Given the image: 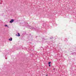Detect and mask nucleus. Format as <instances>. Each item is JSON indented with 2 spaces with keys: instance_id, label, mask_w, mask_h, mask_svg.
<instances>
[{
  "instance_id": "9b49d317",
  "label": "nucleus",
  "mask_w": 76,
  "mask_h": 76,
  "mask_svg": "<svg viewBox=\"0 0 76 76\" xmlns=\"http://www.w3.org/2000/svg\"><path fill=\"white\" fill-rule=\"evenodd\" d=\"M42 39V41H44V40H46V39H45V38H43Z\"/></svg>"
},
{
  "instance_id": "39448f33",
  "label": "nucleus",
  "mask_w": 76,
  "mask_h": 76,
  "mask_svg": "<svg viewBox=\"0 0 76 76\" xmlns=\"http://www.w3.org/2000/svg\"><path fill=\"white\" fill-rule=\"evenodd\" d=\"M76 52H74L73 53H72L71 54L72 55H76Z\"/></svg>"
},
{
  "instance_id": "f3484780",
  "label": "nucleus",
  "mask_w": 76,
  "mask_h": 76,
  "mask_svg": "<svg viewBox=\"0 0 76 76\" xmlns=\"http://www.w3.org/2000/svg\"><path fill=\"white\" fill-rule=\"evenodd\" d=\"M29 35H31V34H29Z\"/></svg>"
},
{
  "instance_id": "dca6fc26",
  "label": "nucleus",
  "mask_w": 76,
  "mask_h": 76,
  "mask_svg": "<svg viewBox=\"0 0 76 76\" xmlns=\"http://www.w3.org/2000/svg\"><path fill=\"white\" fill-rule=\"evenodd\" d=\"M48 47V46H47L46 47V48H47V47Z\"/></svg>"
},
{
  "instance_id": "f8f14e48",
  "label": "nucleus",
  "mask_w": 76,
  "mask_h": 76,
  "mask_svg": "<svg viewBox=\"0 0 76 76\" xmlns=\"http://www.w3.org/2000/svg\"><path fill=\"white\" fill-rule=\"evenodd\" d=\"M53 37H50V39H53Z\"/></svg>"
},
{
  "instance_id": "423d86ee",
  "label": "nucleus",
  "mask_w": 76,
  "mask_h": 76,
  "mask_svg": "<svg viewBox=\"0 0 76 76\" xmlns=\"http://www.w3.org/2000/svg\"><path fill=\"white\" fill-rule=\"evenodd\" d=\"M9 40L10 41H12V37H10V39H9Z\"/></svg>"
},
{
  "instance_id": "f03ea898",
  "label": "nucleus",
  "mask_w": 76,
  "mask_h": 76,
  "mask_svg": "<svg viewBox=\"0 0 76 76\" xmlns=\"http://www.w3.org/2000/svg\"><path fill=\"white\" fill-rule=\"evenodd\" d=\"M13 22H14V20L13 19H12L10 21V23H13Z\"/></svg>"
},
{
  "instance_id": "20e7f679",
  "label": "nucleus",
  "mask_w": 76,
  "mask_h": 76,
  "mask_svg": "<svg viewBox=\"0 0 76 76\" xmlns=\"http://www.w3.org/2000/svg\"><path fill=\"white\" fill-rule=\"evenodd\" d=\"M51 62H49L48 63V64H49V67H51Z\"/></svg>"
},
{
  "instance_id": "9d476101",
  "label": "nucleus",
  "mask_w": 76,
  "mask_h": 76,
  "mask_svg": "<svg viewBox=\"0 0 76 76\" xmlns=\"http://www.w3.org/2000/svg\"><path fill=\"white\" fill-rule=\"evenodd\" d=\"M5 27H7L8 28H9V26H7V24L5 25Z\"/></svg>"
},
{
  "instance_id": "1a4fd4ad",
  "label": "nucleus",
  "mask_w": 76,
  "mask_h": 76,
  "mask_svg": "<svg viewBox=\"0 0 76 76\" xmlns=\"http://www.w3.org/2000/svg\"><path fill=\"white\" fill-rule=\"evenodd\" d=\"M25 24H24V26H26V24H28L27 23H24Z\"/></svg>"
},
{
  "instance_id": "aec40b11",
  "label": "nucleus",
  "mask_w": 76,
  "mask_h": 76,
  "mask_svg": "<svg viewBox=\"0 0 76 76\" xmlns=\"http://www.w3.org/2000/svg\"><path fill=\"white\" fill-rule=\"evenodd\" d=\"M30 43H31V42H30Z\"/></svg>"
},
{
  "instance_id": "7ed1b4c3",
  "label": "nucleus",
  "mask_w": 76,
  "mask_h": 76,
  "mask_svg": "<svg viewBox=\"0 0 76 76\" xmlns=\"http://www.w3.org/2000/svg\"><path fill=\"white\" fill-rule=\"evenodd\" d=\"M16 36H17V37H20V34L19 33H17V34H16Z\"/></svg>"
},
{
  "instance_id": "6e6552de",
  "label": "nucleus",
  "mask_w": 76,
  "mask_h": 76,
  "mask_svg": "<svg viewBox=\"0 0 76 76\" xmlns=\"http://www.w3.org/2000/svg\"><path fill=\"white\" fill-rule=\"evenodd\" d=\"M47 42L48 44H50V42L49 41V42Z\"/></svg>"
},
{
  "instance_id": "ddd939ff",
  "label": "nucleus",
  "mask_w": 76,
  "mask_h": 76,
  "mask_svg": "<svg viewBox=\"0 0 76 76\" xmlns=\"http://www.w3.org/2000/svg\"><path fill=\"white\" fill-rule=\"evenodd\" d=\"M66 41H67V39L66 38V39H65V41H66Z\"/></svg>"
},
{
  "instance_id": "a211bd4d",
  "label": "nucleus",
  "mask_w": 76,
  "mask_h": 76,
  "mask_svg": "<svg viewBox=\"0 0 76 76\" xmlns=\"http://www.w3.org/2000/svg\"><path fill=\"white\" fill-rule=\"evenodd\" d=\"M30 51H31V49H30Z\"/></svg>"
},
{
  "instance_id": "2eb2a0df",
  "label": "nucleus",
  "mask_w": 76,
  "mask_h": 76,
  "mask_svg": "<svg viewBox=\"0 0 76 76\" xmlns=\"http://www.w3.org/2000/svg\"><path fill=\"white\" fill-rule=\"evenodd\" d=\"M53 70H55V68H54L53 69Z\"/></svg>"
},
{
  "instance_id": "6ab92c4d",
  "label": "nucleus",
  "mask_w": 76,
  "mask_h": 76,
  "mask_svg": "<svg viewBox=\"0 0 76 76\" xmlns=\"http://www.w3.org/2000/svg\"><path fill=\"white\" fill-rule=\"evenodd\" d=\"M46 76H48V75H46Z\"/></svg>"
},
{
  "instance_id": "f257e3e1",
  "label": "nucleus",
  "mask_w": 76,
  "mask_h": 76,
  "mask_svg": "<svg viewBox=\"0 0 76 76\" xmlns=\"http://www.w3.org/2000/svg\"><path fill=\"white\" fill-rule=\"evenodd\" d=\"M29 28L30 29H34V30H35L37 32H38L39 31V28H35L33 27H31L30 26H29Z\"/></svg>"
},
{
  "instance_id": "0eeeda50",
  "label": "nucleus",
  "mask_w": 76,
  "mask_h": 76,
  "mask_svg": "<svg viewBox=\"0 0 76 76\" xmlns=\"http://www.w3.org/2000/svg\"><path fill=\"white\" fill-rule=\"evenodd\" d=\"M20 24L21 25H23V26H24V24H25V23H20Z\"/></svg>"
},
{
  "instance_id": "4468645a",
  "label": "nucleus",
  "mask_w": 76,
  "mask_h": 76,
  "mask_svg": "<svg viewBox=\"0 0 76 76\" xmlns=\"http://www.w3.org/2000/svg\"><path fill=\"white\" fill-rule=\"evenodd\" d=\"M37 37H38V36H36V38H37Z\"/></svg>"
}]
</instances>
